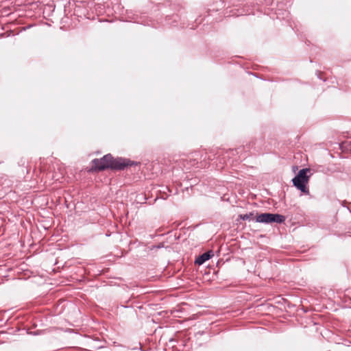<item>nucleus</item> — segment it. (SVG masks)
Masks as SVG:
<instances>
[{"mask_svg":"<svg viewBox=\"0 0 351 351\" xmlns=\"http://www.w3.org/2000/svg\"><path fill=\"white\" fill-rule=\"evenodd\" d=\"M92 163L95 171H104L107 169L121 171L128 167L139 164V162L123 158H114L110 154H108L101 158L93 160Z\"/></svg>","mask_w":351,"mask_h":351,"instance_id":"1","label":"nucleus"},{"mask_svg":"<svg viewBox=\"0 0 351 351\" xmlns=\"http://www.w3.org/2000/svg\"><path fill=\"white\" fill-rule=\"evenodd\" d=\"M309 169L307 168L300 170L292 180L293 186L305 194L309 193V190L306 186L309 179L307 173L309 172Z\"/></svg>","mask_w":351,"mask_h":351,"instance_id":"2","label":"nucleus"},{"mask_svg":"<svg viewBox=\"0 0 351 351\" xmlns=\"http://www.w3.org/2000/svg\"><path fill=\"white\" fill-rule=\"evenodd\" d=\"M285 219L284 215L278 213H265L258 215L256 218V221L262 223H282L285 222Z\"/></svg>","mask_w":351,"mask_h":351,"instance_id":"3","label":"nucleus"},{"mask_svg":"<svg viewBox=\"0 0 351 351\" xmlns=\"http://www.w3.org/2000/svg\"><path fill=\"white\" fill-rule=\"evenodd\" d=\"M213 256L211 251L205 252L199 256L195 261V263L199 265L204 264L206 261L209 260Z\"/></svg>","mask_w":351,"mask_h":351,"instance_id":"4","label":"nucleus"},{"mask_svg":"<svg viewBox=\"0 0 351 351\" xmlns=\"http://www.w3.org/2000/svg\"><path fill=\"white\" fill-rule=\"evenodd\" d=\"M253 213H250L245 215H241L239 217L243 220H248L250 219L253 217Z\"/></svg>","mask_w":351,"mask_h":351,"instance_id":"5","label":"nucleus"},{"mask_svg":"<svg viewBox=\"0 0 351 351\" xmlns=\"http://www.w3.org/2000/svg\"><path fill=\"white\" fill-rule=\"evenodd\" d=\"M164 246H165V245H164V243H159V244H158V245H154V246L152 247V249H154V248L159 249V248L164 247Z\"/></svg>","mask_w":351,"mask_h":351,"instance_id":"6","label":"nucleus"},{"mask_svg":"<svg viewBox=\"0 0 351 351\" xmlns=\"http://www.w3.org/2000/svg\"><path fill=\"white\" fill-rule=\"evenodd\" d=\"M348 145L349 146V147H348V149L351 151V141L343 143V145Z\"/></svg>","mask_w":351,"mask_h":351,"instance_id":"7","label":"nucleus"}]
</instances>
